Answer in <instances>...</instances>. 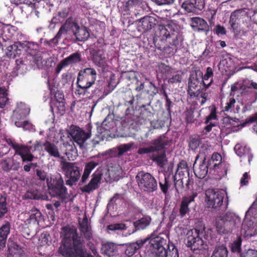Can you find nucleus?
<instances>
[{"mask_svg":"<svg viewBox=\"0 0 257 257\" xmlns=\"http://www.w3.org/2000/svg\"><path fill=\"white\" fill-rule=\"evenodd\" d=\"M228 251L225 245L216 246L211 257H228Z\"/></svg>","mask_w":257,"mask_h":257,"instance_id":"nucleus-38","label":"nucleus"},{"mask_svg":"<svg viewBox=\"0 0 257 257\" xmlns=\"http://www.w3.org/2000/svg\"><path fill=\"white\" fill-rule=\"evenodd\" d=\"M234 149L237 155L241 158V161H246L249 164L250 163L253 155L249 148L237 144L235 146Z\"/></svg>","mask_w":257,"mask_h":257,"instance_id":"nucleus-23","label":"nucleus"},{"mask_svg":"<svg viewBox=\"0 0 257 257\" xmlns=\"http://www.w3.org/2000/svg\"><path fill=\"white\" fill-rule=\"evenodd\" d=\"M226 72V75L228 76L233 75L236 72L240 71L243 69H251L254 71L257 72V65H251L249 66H244L242 67L237 68L235 65H222Z\"/></svg>","mask_w":257,"mask_h":257,"instance_id":"nucleus-31","label":"nucleus"},{"mask_svg":"<svg viewBox=\"0 0 257 257\" xmlns=\"http://www.w3.org/2000/svg\"><path fill=\"white\" fill-rule=\"evenodd\" d=\"M96 71L90 68L80 71L77 77V86H81L84 88H90L95 82L96 78Z\"/></svg>","mask_w":257,"mask_h":257,"instance_id":"nucleus-15","label":"nucleus"},{"mask_svg":"<svg viewBox=\"0 0 257 257\" xmlns=\"http://www.w3.org/2000/svg\"><path fill=\"white\" fill-rule=\"evenodd\" d=\"M124 197L123 194L115 193L114 194L113 197L110 198L109 200V203H113L115 202L117 200H123Z\"/></svg>","mask_w":257,"mask_h":257,"instance_id":"nucleus-62","label":"nucleus"},{"mask_svg":"<svg viewBox=\"0 0 257 257\" xmlns=\"http://www.w3.org/2000/svg\"><path fill=\"white\" fill-rule=\"evenodd\" d=\"M157 22L154 17L146 16L137 21L138 30L142 33L148 32L156 26Z\"/></svg>","mask_w":257,"mask_h":257,"instance_id":"nucleus-19","label":"nucleus"},{"mask_svg":"<svg viewBox=\"0 0 257 257\" xmlns=\"http://www.w3.org/2000/svg\"><path fill=\"white\" fill-rule=\"evenodd\" d=\"M178 171L180 170H183L184 171H189V168L187 163L185 160H181L177 165Z\"/></svg>","mask_w":257,"mask_h":257,"instance_id":"nucleus-60","label":"nucleus"},{"mask_svg":"<svg viewBox=\"0 0 257 257\" xmlns=\"http://www.w3.org/2000/svg\"><path fill=\"white\" fill-rule=\"evenodd\" d=\"M92 126L90 123L86 125L87 132L77 125H71L68 134L71 136L73 142L76 143L80 148H84L86 141L91 136V130Z\"/></svg>","mask_w":257,"mask_h":257,"instance_id":"nucleus-7","label":"nucleus"},{"mask_svg":"<svg viewBox=\"0 0 257 257\" xmlns=\"http://www.w3.org/2000/svg\"><path fill=\"white\" fill-rule=\"evenodd\" d=\"M213 71L210 67L206 69V73L203 75L200 70L192 71L190 75L187 91L191 98L200 97L201 105L207 100L208 94L205 92L213 81Z\"/></svg>","mask_w":257,"mask_h":257,"instance_id":"nucleus-3","label":"nucleus"},{"mask_svg":"<svg viewBox=\"0 0 257 257\" xmlns=\"http://www.w3.org/2000/svg\"><path fill=\"white\" fill-rule=\"evenodd\" d=\"M51 101L50 102L51 111L54 110L63 114L65 111V100L63 93L55 88L50 89Z\"/></svg>","mask_w":257,"mask_h":257,"instance_id":"nucleus-13","label":"nucleus"},{"mask_svg":"<svg viewBox=\"0 0 257 257\" xmlns=\"http://www.w3.org/2000/svg\"><path fill=\"white\" fill-rule=\"evenodd\" d=\"M6 200V197L3 196L0 198V219L4 217L8 211Z\"/></svg>","mask_w":257,"mask_h":257,"instance_id":"nucleus-47","label":"nucleus"},{"mask_svg":"<svg viewBox=\"0 0 257 257\" xmlns=\"http://www.w3.org/2000/svg\"><path fill=\"white\" fill-rule=\"evenodd\" d=\"M241 95L254 96L256 94L257 83L252 80L245 79L241 82Z\"/></svg>","mask_w":257,"mask_h":257,"instance_id":"nucleus-21","label":"nucleus"},{"mask_svg":"<svg viewBox=\"0 0 257 257\" xmlns=\"http://www.w3.org/2000/svg\"><path fill=\"white\" fill-rule=\"evenodd\" d=\"M235 224L234 215L230 213H227L216 218V231L220 234L231 233L235 229Z\"/></svg>","mask_w":257,"mask_h":257,"instance_id":"nucleus-9","label":"nucleus"},{"mask_svg":"<svg viewBox=\"0 0 257 257\" xmlns=\"http://www.w3.org/2000/svg\"><path fill=\"white\" fill-rule=\"evenodd\" d=\"M107 228L112 231L122 230L126 228V225L123 223L111 224L107 226Z\"/></svg>","mask_w":257,"mask_h":257,"instance_id":"nucleus-52","label":"nucleus"},{"mask_svg":"<svg viewBox=\"0 0 257 257\" xmlns=\"http://www.w3.org/2000/svg\"><path fill=\"white\" fill-rule=\"evenodd\" d=\"M225 192L222 190L208 189L205 191V202L208 207L219 209L223 205Z\"/></svg>","mask_w":257,"mask_h":257,"instance_id":"nucleus-10","label":"nucleus"},{"mask_svg":"<svg viewBox=\"0 0 257 257\" xmlns=\"http://www.w3.org/2000/svg\"><path fill=\"white\" fill-rule=\"evenodd\" d=\"M192 23L195 25L194 26L198 27V31L205 32L206 35H208L210 31V27L205 20L199 17H195L192 18Z\"/></svg>","mask_w":257,"mask_h":257,"instance_id":"nucleus-33","label":"nucleus"},{"mask_svg":"<svg viewBox=\"0 0 257 257\" xmlns=\"http://www.w3.org/2000/svg\"><path fill=\"white\" fill-rule=\"evenodd\" d=\"M167 145V141L160 137L157 139L153 140L151 142V146L148 148H139L138 150V153L140 155H143L161 151L165 149Z\"/></svg>","mask_w":257,"mask_h":257,"instance_id":"nucleus-18","label":"nucleus"},{"mask_svg":"<svg viewBox=\"0 0 257 257\" xmlns=\"http://www.w3.org/2000/svg\"><path fill=\"white\" fill-rule=\"evenodd\" d=\"M13 164V161L10 158L2 159L0 161L1 168L6 172H9L12 170Z\"/></svg>","mask_w":257,"mask_h":257,"instance_id":"nucleus-45","label":"nucleus"},{"mask_svg":"<svg viewBox=\"0 0 257 257\" xmlns=\"http://www.w3.org/2000/svg\"><path fill=\"white\" fill-rule=\"evenodd\" d=\"M234 13H231L229 21L231 27L230 29L234 33L235 36H245L246 35V31L241 29L239 24L236 22L237 18Z\"/></svg>","mask_w":257,"mask_h":257,"instance_id":"nucleus-24","label":"nucleus"},{"mask_svg":"<svg viewBox=\"0 0 257 257\" xmlns=\"http://www.w3.org/2000/svg\"><path fill=\"white\" fill-rule=\"evenodd\" d=\"M162 151H163V152L160 155L153 156L151 158L152 161L156 162L157 165L161 168H163L165 165V163L167 161L166 152L164 149Z\"/></svg>","mask_w":257,"mask_h":257,"instance_id":"nucleus-41","label":"nucleus"},{"mask_svg":"<svg viewBox=\"0 0 257 257\" xmlns=\"http://www.w3.org/2000/svg\"><path fill=\"white\" fill-rule=\"evenodd\" d=\"M236 103L235 99L232 97L228 98L225 106L223 107V111L226 112H232Z\"/></svg>","mask_w":257,"mask_h":257,"instance_id":"nucleus-48","label":"nucleus"},{"mask_svg":"<svg viewBox=\"0 0 257 257\" xmlns=\"http://www.w3.org/2000/svg\"><path fill=\"white\" fill-rule=\"evenodd\" d=\"M224 123L226 124H230L231 126H238V119L235 118L233 119V118H230V117H226L224 118L223 119Z\"/></svg>","mask_w":257,"mask_h":257,"instance_id":"nucleus-58","label":"nucleus"},{"mask_svg":"<svg viewBox=\"0 0 257 257\" xmlns=\"http://www.w3.org/2000/svg\"><path fill=\"white\" fill-rule=\"evenodd\" d=\"M201 140L199 136H191L190 137L189 147L192 150L195 151L198 149L201 143Z\"/></svg>","mask_w":257,"mask_h":257,"instance_id":"nucleus-43","label":"nucleus"},{"mask_svg":"<svg viewBox=\"0 0 257 257\" xmlns=\"http://www.w3.org/2000/svg\"><path fill=\"white\" fill-rule=\"evenodd\" d=\"M222 157L218 153H214L212 154L211 159L208 161L210 166V170H214L218 167L220 164Z\"/></svg>","mask_w":257,"mask_h":257,"instance_id":"nucleus-40","label":"nucleus"},{"mask_svg":"<svg viewBox=\"0 0 257 257\" xmlns=\"http://www.w3.org/2000/svg\"><path fill=\"white\" fill-rule=\"evenodd\" d=\"M9 100L7 89L5 87H0V107L4 108L8 103Z\"/></svg>","mask_w":257,"mask_h":257,"instance_id":"nucleus-44","label":"nucleus"},{"mask_svg":"<svg viewBox=\"0 0 257 257\" xmlns=\"http://www.w3.org/2000/svg\"><path fill=\"white\" fill-rule=\"evenodd\" d=\"M101 250L104 254L110 257L113 255L116 246L112 243H106L102 245Z\"/></svg>","mask_w":257,"mask_h":257,"instance_id":"nucleus-42","label":"nucleus"},{"mask_svg":"<svg viewBox=\"0 0 257 257\" xmlns=\"http://www.w3.org/2000/svg\"><path fill=\"white\" fill-rule=\"evenodd\" d=\"M182 8L187 13H193L203 9L204 3L201 0H186L182 3Z\"/></svg>","mask_w":257,"mask_h":257,"instance_id":"nucleus-22","label":"nucleus"},{"mask_svg":"<svg viewBox=\"0 0 257 257\" xmlns=\"http://www.w3.org/2000/svg\"><path fill=\"white\" fill-rule=\"evenodd\" d=\"M240 257H257V250L249 249L241 253Z\"/></svg>","mask_w":257,"mask_h":257,"instance_id":"nucleus-55","label":"nucleus"},{"mask_svg":"<svg viewBox=\"0 0 257 257\" xmlns=\"http://www.w3.org/2000/svg\"><path fill=\"white\" fill-rule=\"evenodd\" d=\"M38 45L29 42H16L7 47V56L10 58L16 59L22 52H26L31 56L35 55Z\"/></svg>","mask_w":257,"mask_h":257,"instance_id":"nucleus-5","label":"nucleus"},{"mask_svg":"<svg viewBox=\"0 0 257 257\" xmlns=\"http://www.w3.org/2000/svg\"><path fill=\"white\" fill-rule=\"evenodd\" d=\"M148 241L150 251L149 257H179L178 249L175 245H172L170 248L166 239L160 236L154 235L127 244L125 254L128 256L133 255Z\"/></svg>","mask_w":257,"mask_h":257,"instance_id":"nucleus-2","label":"nucleus"},{"mask_svg":"<svg viewBox=\"0 0 257 257\" xmlns=\"http://www.w3.org/2000/svg\"><path fill=\"white\" fill-rule=\"evenodd\" d=\"M81 54L78 52L73 53L63 59L59 64H73L82 62Z\"/></svg>","mask_w":257,"mask_h":257,"instance_id":"nucleus-34","label":"nucleus"},{"mask_svg":"<svg viewBox=\"0 0 257 257\" xmlns=\"http://www.w3.org/2000/svg\"><path fill=\"white\" fill-rule=\"evenodd\" d=\"M24 199H34V200H48V196L43 195L37 190L28 191L23 197Z\"/></svg>","mask_w":257,"mask_h":257,"instance_id":"nucleus-35","label":"nucleus"},{"mask_svg":"<svg viewBox=\"0 0 257 257\" xmlns=\"http://www.w3.org/2000/svg\"><path fill=\"white\" fill-rule=\"evenodd\" d=\"M79 230L84 237L86 239L90 240L92 237V234L87 218L85 217L81 222H79Z\"/></svg>","mask_w":257,"mask_h":257,"instance_id":"nucleus-28","label":"nucleus"},{"mask_svg":"<svg viewBox=\"0 0 257 257\" xmlns=\"http://www.w3.org/2000/svg\"><path fill=\"white\" fill-rule=\"evenodd\" d=\"M103 175L101 169H97L92 174L89 183L80 188L81 191L84 193H90L98 189L101 183Z\"/></svg>","mask_w":257,"mask_h":257,"instance_id":"nucleus-17","label":"nucleus"},{"mask_svg":"<svg viewBox=\"0 0 257 257\" xmlns=\"http://www.w3.org/2000/svg\"><path fill=\"white\" fill-rule=\"evenodd\" d=\"M67 194V189L64 186L63 179L60 173H56L50 178L49 195L64 200L66 198Z\"/></svg>","mask_w":257,"mask_h":257,"instance_id":"nucleus-6","label":"nucleus"},{"mask_svg":"<svg viewBox=\"0 0 257 257\" xmlns=\"http://www.w3.org/2000/svg\"><path fill=\"white\" fill-rule=\"evenodd\" d=\"M62 169L64 172L65 177L68 178L66 181V184L69 186L76 185L80 177V170L75 163L63 162L62 163Z\"/></svg>","mask_w":257,"mask_h":257,"instance_id":"nucleus-12","label":"nucleus"},{"mask_svg":"<svg viewBox=\"0 0 257 257\" xmlns=\"http://www.w3.org/2000/svg\"><path fill=\"white\" fill-rule=\"evenodd\" d=\"M79 230L84 237L86 239L90 240L92 237V234L87 218L85 217L81 222H79Z\"/></svg>","mask_w":257,"mask_h":257,"instance_id":"nucleus-29","label":"nucleus"},{"mask_svg":"<svg viewBox=\"0 0 257 257\" xmlns=\"http://www.w3.org/2000/svg\"><path fill=\"white\" fill-rule=\"evenodd\" d=\"M159 185L162 192L166 194L168 193L169 187V181L166 177H165L164 182H160Z\"/></svg>","mask_w":257,"mask_h":257,"instance_id":"nucleus-54","label":"nucleus"},{"mask_svg":"<svg viewBox=\"0 0 257 257\" xmlns=\"http://www.w3.org/2000/svg\"><path fill=\"white\" fill-rule=\"evenodd\" d=\"M136 79V86L135 88V90L138 92H141L145 88L144 83L140 81L138 78Z\"/></svg>","mask_w":257,"mask_h":257,"instance_id":"nucleus-63","label":"nucleus"},{"mask_svg":"<svg viewBox=\"0 0 257 257\" xmlns=\"http://www.w3.org/2000/svg\"><path fill=\"white\" fill-rule=\"evenodd\" d=\"M49 155L56 158L62 159L57 147L54 145L49 143Z\"/></svg>","mask_w":257,"mask_h":257,"instance_id":"nucleus-50","label":"nucleus"},{"mask_svg":"<svg viewBox=\"0 0 257 257\" xmlns=\"http://www.w3.org/2000/svg\"><path fill=\"white\" fill-rule=\"evenodd\" d=\"M253 122H256V125L254 126L253 129L255 130L257 132V113H254V114L249 116L247 118H246L244 122V124L247 123H251Z\"/></svg>","mask_w":257,"mask_h":257,"instance_id":"nucleus-57","label":"nucleus"},{"mask_svg":"<svg viewBox=\"0 0 257 257\" xmlns=\"http://www.w3.org/2000/svg\"><path fill=\"white\" fill-rule=\"evenodd\" d=\"M11 226V223L8 221H5L0 228V250H3L6 246V240L10 233Z\"/></svg>","mask_w":257,"mask_h":257,"instance_id":"nucleus-25","label":"nucleus"},{"mask_svg":"<svg viewBox=\"0 0 257 257\" xmlns=\"http://www.w3.org/2000/svg\"><path fill=\"white\" fill-rule=\"evenodd\" d=\"M170 66L169 65H158V69L157 71H160L163 74H168L169 71H170Z\"/></svg>","mask_w":257,"mask_h":257,"instance_id":"nucleus-64","label":"nucleus"},{"mask_svg":"<svg viewBox=\"0 0 257 257\" xmlns=\"http://www.w3.org/2000/svg\"><path fill=\"white\" fill-rule=\"evenodd\" d=\"M241 87V82H236L231 86V92H235L237 91H239L240 94H241L242 89Z\"/></svg>","mask_w":257,"mask_h":257,"instance_id":"nucleus-61","label":"nucleus"},{"mask_svg":"<svg viewBox=\"0 0 257 257\" xmlns=\"http://www.w3.org/2000/svg\"><path fill=\"white\" fill-rule=\"evenodd\" d=\"M24 253L23 248L16 242H13L8 244L7 257H22Z\"/></svg>","mask_w":257,"mask_h":257,"instance_id":"nucleus-30","label":"nucleus"},{"mask_svg":"<svg viewBox=\"0 0 257 257\" xmlns=\"http://www.w3.org/2000/svg\"><path fill=\"white\" fill-rule=\"evenodd\" d=\"M134 145L133 142H131L128 144H121L117 147L118 150V156H122L124 153L130 151Z\"/></svg>","mask_w":257,"mask_h":257,"instance_id":"nucleus-46","label":"nucleus"},{"mask_svg":"<svg viewBox=\"0 0 257 257\" xmlns=\"http://www.w3.org/2000/svg\"><path fill=\"white\" fill-rule=\"evenodd\" d=\"M151 221L152 218L150 216H143L134 222V231L146 229L150 225Z\"/></svg>","mask_w":257,"mask_h":257,"instance_id":"nucleus-27","label":"nucleus"},{"mask_svg":"<svg viewBox=\"0 0 257 257\" xmlns=\"http://www.w3.org/2000/svg\"><path fill=\"white\" fill-rule=\"evenodd\" d=\"M98 165V163L94 161H92L89 162L85 165L84 171L88 173H91L92 170Z\"/></svg>","mask_w":257,"mask_h":257,"instance_id":"nucleus-56","label":"nucleus"},{"mask_svg":"<svg viewBox=\"0 0 257 257\" xmlns=\"http://www.w3.org/2000/svg\"><path fill=\"white\" fill-rule=\"evenodd\" d=\"M203 230L197 228H193L187 231L186 234V245L194 251L200 250L203 248L204 241L202 237L204 236Z\"/></svg>","mask_w":257,"mask_h":257,"instance_id":"nucleus-11","label":"nucleus"},{"mask_svg":"<svg viewBox=\"0 0 257 257\" xmlns=\"http://www.w3.org/2000/svg\"><path fill=\"white\" fill-rule=\"evenodd\" d=\"M73 34L78 41H84L89 37V33L85 27H79Z\"/></svg>","mask_w":257,"mask_h":257,"instance_id":"nucleus-39","label":"nucleus"},{"mask_svg":"<svg viewBox=\"0 0 257 257\" xmlns=\"http://www.w3.org/2000/svg\"><path fill=\"white\" fill-rule=\"evenodd\" d=\"M184 38L180 32L178 26L173 23L167 25H159L156 31L155 37L153 39L152 43L145 40L143 41L144 47L150 49L154 44L156 49L160 50L164 55L170 57L174 55L183 45Z\"/></svg>","mask_w":257,"mask_h":257,"instance_id":"nucleus-1","label":"nucleus"},{"mask_svg":"<svg viewBox=\"0 0 257 257\" xmlns=\"http://www.w3.org/2000/svg\"><path fill=\"white\" fill-rule=\"evenodd\" d=\"M241 243L242 239L240 236H238L237 239L231 244V249L232 252L239 253L241 251Z\"/></svg>","mask_w":257,"mask_h":257,"instance_id":"nucleus-49","label":"nucleus"},{"mask_svg":"<svg viewBox=\"0 0 257 257\" xmlns=\"http://www.w3.org/2000/svg\"><path fill=\"white\" fill-rule=\"evenodd\" d=\"M65 232L63 245L59 248L60 253L65 257H85L86 249L85 242L77 233L74 227H64Z\"/></svg>","mask_w":257,"mask_h":257,"instance_id":"nucleus-4","label":"nucleus"},{"mask_svg":"<svg viewBox=\"0 0 257 257\" xmlns=\"http://www.w3.org/2000/svg\"><path fill=\"white\" fill-rule=\"evenodd\" d=\"M139 188L144 192H153L157 190V182L155 177L149 173L139 172L136 177Z\"/></svg>","mask_w":257,"mask_h":257,"instance_id":"nucleus-8","label":"nucleus"},{"mask_svg":"<svg viewBox=\"0 0 257 257\" xmlns=\"http://www.w3.org/2000/svg\"><path fill=\"white\" fill-rule=\"evenodd\" d=\"M11 147L15 151V153L22 157L25 154L28 153L30 150L32 152L42 149L44 147L45 150L48 152V141H46L45 143L40 141L36 142L34 146L28 147L26 146L20 145L16 142L11 143Z\"/></svg>","mask_w":257,"mask_h":257,"instance_id":"nucleus-16","label":"nucleus"},{"mask_svg":"<svg viewBox=\"0 0 257 257\" xmlns=\"http://www.w3.org/2000/svg\"><path fill=\"white\" fill-rule=\"evenodd\" d=\"M214 32L217 35H224L226 34V31L225 27L220 24H218L216 26L214 29Z\"/></svg>","mask_w":257,"mask_h":257,"instance_id":"nucleus-59","label":"nucleus"},{"mask_svg":"<svg viewBox=\"0 0 257 257\" xmlns=\"http://www.w3.org/2000/svg\"><path fill=\"white\" fill-rule=\"evenodd\" d=\"M79 26L78 23L76 22L75 20L73 19L72 17L68 18L66 20L64 24V25L62 27L58 33H57L56 37L59 38L62 32L63 28H66L67 30H71L74 33L77 29H78Z\"/></svg>","mask_w":257,"mask_h":257,"instance_id":"nucleus-32","label":"nucleus"},{"mask_svg":"<svg viewBox=\"0 0 257 257\" xmlns=\"http://www.w3.org/2000/svg\"><path fill=\"white\" fill-rule=\"evenodd\" d=\"M0 29L2 31L1 35L2 37L8 40H11L13 37L17 33L18 28L14 26L10 25H5L0 23Z\"/></svg>","mask_w":257,"mask_h":257,"instance_id":"nucleus-26","label":"nucleus"},{"mask_svg":"<svg viewBox=\"0 0 257 257\" xmlns=\"http://www.w3.org/2000/svg\"><path fill=\"white\" fill-rule=\"evenodd\" d=\"M233 63V60L231 56L227 54L222 56L219 64H232Z\"/></svg>","mask_w":257,"mask_h":257,"instance_id":"nucleus-53","label":"nucleus"},{"mask_svg":"<svg viewBox=\"0 0 257 257\" xmlns=\"http://www.w3.org/2000/svg\"><path fill=\"white\" fill-rule=\"evenodd\" d=\"M92 60L94 64H103L105 61V56L103 51L98 50L92 53Z\"/></svg>","mask_w":257,"mask_h":257,"instance_id":"nucleus-37","label":"nucleus"},{"mask_svg":"<svg viewBox=\"0 0 257 257\" xmlns=\"http://www.w3.org/2000/svg\"><path fill=\"white\" fill-rule=\"evenodd\" d=\"M197 196V193H193L190 195L183 197L181 202L179 209V214L181 218L184 217L186 214L190 212L189 205L192 203H194L195 198Z\"/></svg>","mask_w":257,"mask_h":257,"instance_id":"nucleus-20","label":"nucleus"},{"mask_svg":"<svg viewBox=\"0 0 257 257\" xmlns=\"http://www.w3.org/2000/svg\"><path fill=\"white\" fill-rule=\"evenodd\" d=\"M216 110L217 109L215 106L212 107L210 114L206 118V120L205 121V124L209 123V122H211V121L212 120H216L217 119Z\"/></svg>","mask_w":257,"mask_h":257,"instance_id":"nucleus-51","label":"nucleus"},{"mask_svg":"<svg viewBox=\"0 0 257 257\" xmlns=\"http://www.w3.org/2000/svg\"><path fill=\"white\" fill-rule=\"evenodd\" d=\"M209 168L210 169L209 163L205 164V160H204L202 163L200 164L198 168L194 169V172L197 177L202 179L207 174Z\"/></svg>","mask_w":257,"mask_h":257,"instance_id":"nucleus-36","label":"nucleus"},{"mask_svg":"<svg viewBox=\"0 0 257 257\" xmlns=\"http://www.w3.org/2000/svg\"><path fill=\"white\" fill-rule=\"evenodd\" d=\"M25 214L27 218L24 221V223L30 229H37L38 227H45L44 216L40 210L34 208Z\"/></svg>","mask_w":257,"mask_h":257,"instance_id":"nucleus-14","label":"nucleus"}]
</instances>
